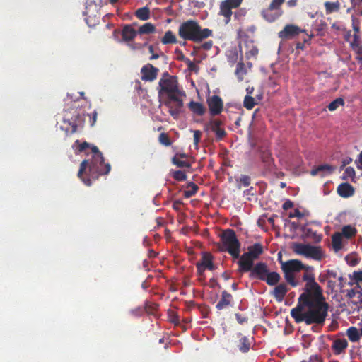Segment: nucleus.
Returning a JSON list of instances; mask_svg holds the SVG:
<instances>
[{
	"instance_id": "60",
	"label": "nucleus",
	"mask_w": 362,
	"mask_h": 362,
	"mask_svg": "<svg viewBox=\"0 0 362 362\" xmlns=\"http://www.w3.org/2000/svg\"><path fill=\"white\" fill-rule=\"evenodd\" d=\"M293 206V203L291 200L288 199L283 204L282 208L284 210H288L289 209H291Z\"/></svg>"
},
{
	"instance_id": "12",
	"label": "nucleus",
	"mask_w": 362,
	"mask_h": 362,
	"mask_svg": "<svg viewBox=\"0 0 362 362\" xmlns=\"http://www.w3.org/2000/svg\"><path fill=\"white\" fill-rule=\"evenodd\" d=\"M279 282L274 285V288L271 291V295L278 301L281 302L286 293L288 291V288L286 284L281 283L278 284Z\"/></svg>"
},
{
	"instance_id": "51",
	"label": "nucleus",
	"mask_w": 362,
	"mask_h": 362,
	"mask_svg": "<svg viewBox=\"0 0 362 362\" xmlns=\"http://www.w3.org/2000/svg\"><path fill=\"white\" fill-rule=\"evenodd\" d=\"M144 308L139 307L136 309L132 310L131 313L136 317L141 316L144 313Z\"/></svg>"
},
{
	"instance_id": "52",
	"label": "nucleus",
	"mask_w": 362,
	"mask_h": 362,
	"mask_svg": "<svg viewBox=\"0 0 362 362\" xmlns=\"http://www.w3.org/2000/svg\"><path fill=\"white\" fill-rule=\"evenodd\" d=\"M235 317L239 324H243L247 322L248 319L247 317L242 315L240 313H235Z\"/></svg>"
},
{
	"instance_id": "40",
	"label": "nucleus",
	"mask_w": 362,
	"mask_h": 362,
	"mask_svg": "<svg viewBox=\"0 0 362 362\" xmlns=\"http://www.w3.org/2000/svg\"><path fill=\"white\" fill-rule=\"evenodd\" d=\"M223 124V122L220 119H212L209 122V126L212 132L216 131L217 129H220L221 126Z\"/></svg>"
},
{
	"instance_id": "25",
	"label": "nucleus",
	"mask_w": 362,
	"mask_h": 362,
	"mask_svg": "<svg viewBox=\"0 0 362 362\" xmlns=\"http://www.w3.org/2000/svg\"><path fill=\"white\" fill-rule=\"evenodd\" d=\"M342 234L339 232H336L332 235V243L334 250H339L342 247Z\"/></svg>"
},
{
	"instance_id": "28",
	"label": "nucleus",
	"mask_w": 362,
	"mask_h": 362,
	"mask_svg": "<svg viewBox=\"0 0 362 362\" xmlns=\"http://www.w3.org/2000/svg\"><path fill=\"white\" fill-rule=\"evenodd\" d=\"M346 335L352 342H356L360 339L358 330L355 327H350L346 331Z\"/></svg>"
},
{
	"instance_id": "61",
	"label": "nucleus",
	"mask_w": 362,
	"mask_h": 362,
	"mask_svg": "<svg viewBox=\"0 0 362 362\" xmlns=\"http://www.w3.org/2000/svg\"><path fill=\"white\" fill-rule=\"evenodd\" d=\"M91 151L93 153L92 156H103L102 153L99 151L98 148L95 146L91 147Z\"/></svg>"
},
{
	"instance_id": "27",
	"label": "nucleus",
	"mask_w": 362,
	"mask_h": 362,
	"mask_svg": "<svg viewBox=\"0 0 362 362\" xmlns=\"http://www.w3.org/2000/svg\"><path fill=\"white\" fill-rule=\"evenodd\" d=\"M187 190L184 191V196L185 198H190L195 195L199 189V187L194 182H190L187 185Z\"/></svg>"
},
{
	"instance_id": "53",
	"label": "nucleus",
	"mask_w": 362,
	"mask_h": 362,
	"mask_svg": "<svg viewBox=\"0 0 362 362\" xmlns=\"http://www.w3.org/2000/svg\"><path fill=\"white\" fill-rule=\"evenodd\" d=\"M353 41L351 42V45L353 46L358 47L361 45V41L359 40V36L358 33H354L353 35Z\"/></svg>"
},
{
	"instance_id": "5",
	"label": "nucleus",
	"mask_w": 362,
	"mask_h": 362,
	"mask_svg": "<svg viewBox=\"0 0 362 362\" xmlns=\"http://www.w3.org/2000/svg\"><path fill=\"white\" fill-rule=\"evenodd\" d=\"M212 35V30L202 28L194 20H187L182 23L178 28V35L180 38L194 42H200Z\"/></svg>"
},
{
	"instance_id": "47",
	"label": "nucleus",
	"mask_w": 362,
	"mask_h": 362,
	"mask_svg": "<svg viewBox=\"0 0 362 362\" xmlns=\"http://www.w3.org/2000/svg\"><path fill=\"white\" fill-rule=\"evenodd\" d=\"M301 362H323L322 358L319 355H311L308 359L303 360Z\"/></svg>"
},
{
	"instance_id": "20",
	"label": "nucleus",
	"mask_w": 362,
	"mask_h": 362,
	"mask_svg": "<svg viewBox=\"0 0 362 362\" xmlns=\"http://www.w3.org/2000/svg\"><path fill=\"white\" fill-rule=\"evenodd\" d=\"M188 107L194 114L198 116H202L205 113V108L200 103L192 100L188 104Z\"/></svg>"
},
{
	"instance_id": "44",
	"label": "nucleus",
	"mask_w": 362,
	"mask_h": 362,
	"mask_svg": "<svg viewBox=\"0 0 362 362\" xmlns=\"http://www.w3.org/2000/svg\"><path fill=\"white\" fill-rule=\"evenodd\" d=\"M75 145H78V150L79 152H83L86 150L90 146V144L86 142L83 141L82 143H80L78 140H76L75 141Z\"/></svg>"
},
{
	"instance_id": "41",
	"label": "nucleus",
	"mask_w": 362,
	"mask_h": 362,
	"mask_svg": "<svg viewBox=\"0 0 362 362\" xmlns=\"http://www.w3.org/2000/svg\"><path fill=\"white\" fill-rule=\"evenodd\" d=\"M284 2V0H272L268 8L275 11H281L280 7Z\"/></svg>"
},
{
	"instance_id": "17",
	"label": "nucleus",
	"mask_w": 362,
	"mask_h": 362,
	"mask_svg": "<svg viewBox=\"0 0 362 362\" xmlns=\"http://www.w3.org/2000/svg\"><path fill=\"white\" fill-rule=\"evenodd\" d=\"M282 14V11H275L272 8H267L262 12L263 18L268 22H274L279 18Z\"/></svg>"
},
{
	"instance_id": "7",
	"label": "nucleus",
	"mask_w": 362,
	"mask_h": 362,
	"mask_svg": "<svg viewBox=\"0 0 362 362\" xmlns=\"http://www.w3.org/2000/svg\"><path fill=\"white\" fill-rule=\"evenodd\" d=\"M292 248L296 254L303 255L307 258L320 261L324 257V252L319 246L296 243H293Z\"/></svg>"
},
{
	"instance_id": "8",
	"label": "nucleus",
	"mask_w": 362,
	"mask_h": 362,
	"mask_svg": "<svg viewBox=\"0 0 362 362\" xmlns=\"http://www.w3.org/2000/svg\"><path fill=\"white\" fill-rule=\"evenodd\" d=\"M278 259L281 262V268L282 270H286L291 273L298 272L305 268V264L303 262L296 259L288 260L286 262L281 261V254H278Z\"/></svg>"
},
{
	"instance_id": "33",
	"label": "nucleus",
	"mask_w": 362,
	"mask_h": 362,
	"mask_svg": "<svg viewBox=\"0 0 362 362\" xmlns=\"http://www.w3.org/2000/svg\"><path fill=\"white\" fill-rule=\"evenodd\" d=\"M333 170H334L333 167L330 165H328V164L320 165L317 167H316L315 168H313L310 171V174L313 176H315L320 171L327 170V171H329V173H331Z\"/></svg>"
},
{
	"instance_id": "34",
	"label": "nucleus",
	"mask_w": 362,
	"mask_h": 362,
	"mask_svg": "<svg viewBox=\"0 0 362 362\" xmlns=\"http://www.w3.org/2000/svg\"><path fill=\"white\" fill-rule=\"evenodd\" d=\"M245 74L246 70L245 69L244 63L242 62H238L236 65L235 69V75L238 77V80L242 81Z\"/></svg>"
},
{
	"instance_id": "21",
	"label": "nucleus",
	"mask_w": 362,
	"mask_h": 362,
	"mask_svg": "<svg viewBox=\"0 0 362 362\" xmlns=\"http://www.w3.org/2000/svg\"><path fill=\"white\" fill-rule=\"evenodd\" d=\"M137 32L139 35H148L154 33L156 32V27L151 23H146L139 28Z\"/></svg>"
},
{
	"instance_id": "26",
	"label": "nucleus",
	"mask_w": 362,
	"mask_h": 362,
	"mask_svg": "<svg viewBox=\"0 0 362 362\" xmlns=\"http://www.w3.org/2000/svg\"><path fill=\"white\" fill-rule=\"evenodd\" d=\"M233 8L225 1H223L220 6V13L226 18V22L230 19Z\"/></svg>"
},
{
	"instance_id": "24",
	"label": "nucleus",
	"mask_w": 362,
	"mask_h": 362,
	"mask_svg": "<svg viewBox=\"0 0 362 362\" xmlns=\"http://www.w3.org/2000/svg\"><path fill=\"white\" fill-rule=\"evenodd\" d=\"M135 16L141 21H147L150 18V9L147 6H144L137 9Z\"/></svg>"
},
{
	"instance_id": "37",
	"label": "nucleus",
	"mask_w": 362,
	"mask_h": 362,
	"mask_svg": "<svg viewBox=\"0 0 362 362\" xmlns=\"http://www.w3.org/2000/svg\"><path fill=\"white\" fill-rule=\"evenodd\" d=\"M243 104L246 109L252 110L256 103L253 97L247 95L244 98Z\"/></svg>"
},
{
	"instance_id": "38",
	"label": "nucleus",
	"mask_w": 362,
	"mask_h": 362,
	"mask_svg": "<svg viewBox=\"0 0 362 362\" xmlns=\"http://www.w3.org/2000/svg\"><path fill=\"white\" fill-rule=\"evenodd\" d=\"M172 177L177 181H185L187 180V175L184 171L176 170L172 173Z\"/></svg>"
},
{
	"instance_id": "39",
	"label": "nucleus",
	"mask_w": 362,
	"mask_h": 362,
	"mask_svg": "<svg viewBox=\"0 0 362 362\" xmlns=\"http://www.w3.org/2000/svg\"><path fill=\"white\" fill-rule=\"evenodd\" d=\"M159 142L165 146H170L172 142L169 138V136L166 133H161L158 138Z\"/></svg>"
},
{
	"instance_id": "45",
	"label": "nucleus",
	"mask_w": 362,
	"mask_h": 362,
	"mask_svg": "<svg viewBox=\"0 0 362 362\" xmlns=\"http://www.w3.org/2000/svg\"><path fill=\"white\" fill-rule=\"evenodd\" d=\"M347 296L349 298H352L357 296L358 298L362 296L361 291L351 289L348 291Z\"/></svg>"
},
{
	"instance_id": "6",
	"label": "nucleus",
	"mask_w": 362,
	"mask_h": 362,
	"mask_svg": "<svg viewBox=\"0 0 362 362\" xmlns=\"http://www.w3.org/2000/svg\"><path fill=\"white\" fill-rule=\"evenodd\" d=\"M221 246L220 250L227 252L233 259H238L240 254V242L233 229H226L220 236Z\"/></svg>"
},
{
	"instance_id": "16",
	"label": "nucleus",
	"mask_w": 362,
	"mask_h": 362,
	"mask_svg": "<svg viewBox=\"0 0 362 362\" xmlns=\"http://www.w3.org/2000/svg\"><path fill=\"white\" fill-rule=\"evenodd\" d=\"M263 247L259 243H256L254 245L249 246L246 253L251 257L254 260L258 259L263 253Z\"/></svg>"
},
{
	"instance_id": "42",
	"label": "nucleus",
	"mask_w": 362,
	"mask_h": 362,
	"mask_svg": "<svg viewBox=\"0 0 362 362\" xmlns=\"http://www.w3.org/2000/svg\"><path fill=\"white\" fill-rule=\"evenodd\" d=\"M197 267V274L199 276V280L202 281L204 278V271L206 270L201 264H199L198 262L196 264Z\"/></svg>"
},
{
	"instance_id": "4",
	"label": "nucleus",
	"mask_w": 362,
	"mask_h": 362,
	"mask_svg": "<svg viewBox=\"0 0 362 362\" xmlns=\"http://www.w3.org/2000/svg\"><path fill=\"white\" fill-rule=\"evenodd\" d=\"M110 170V164L105 163L103 156H92L90 160L86 159L81 163L77 175L86 185L90 186V178L97 180L101 175H107Z\"/></svg>"
},
{
	"instance_id": "58",
	"label": "nucleus",
	"mask_w": 362,
	"mask_h": 362,
	"mask_svg": "<svg viewBox=\"0 0 362 362\" xmlns=\"http://www.w3.org/2000/svg\"><path fill=\"white\" fill-rule=\"evenodd\" d=\"M318 280L320 283H324L329 280L328 276L326 275V271H324L323 272L320 273V274L318 276Z\"/></svg>"
},
{
	"instance_id": "43",
	"label": "nucleus",
	"mask_w": 362,
	"mask_h": 362,
	"mask_svg": "<svg viewBox=\"0 0 362 362\" xmlns=\"http://www.w3.org/2000/svg\"><path fill=\"white\" fill-rule=\"evenodd\" d=\"M238 181L244 187H248L250 185L251 179L248 175H242Z\"/></svg>"
},
{
	"instance_id": "36",
	"label": "nucleus",
	"mask_w": 362,
	"mask_h": 362,
	"mask_svg": "<svg viewBox=\"0 0 362 362\" xmlns=\"http://www.w3.org/2000/svg\"><path fill=\"white\" fill-rule=\"evenodd\" d=\"M356 176V172L354 168L352 167H347L345 168L344 172L342 175L343 180H347L351 179L352 181H354Z\"/></svg>"
},
{
	"instance_id": "18",
	"label": "nucleus",
	"mask_w": 362,
	"mask_h": 362,
	"mask_svg": "<svg viewBox=\"0 0 362 362\" xmlns=\"http://www.w3.org/2000/svg\"><path fill=\"white\" fill-rule=\"evenodd\" d=\"M212 259L213 257L211 254L204 252L202 254L201 260L198 262V263L201 264L205 269L214 271L215 269V267L213 263Z\"/></svg>"
},
{
	"instance_id": "2",
	"label": "nucleus",
	"mask_w": 362,
	"mask_h": 362,
	"mask_svg": "<svg viewBox=\"0 0 362 362\" xmlns=\"http://www.w3.org/2000/svg\"><path fill=\"white\" fill-rule=\"evenodd\" d=\"M160 99H163V104L168 108L169 114L177 119L184 105L183 97L185 92L180 88L177 77L170 80L160 79L157 87Z\"/></svg>"
},
{
	"instance_id": "14",
	"label": "nucleus",
	"mask_w": 362,
	"mask_h": 362,
	"mask_svg": "<svg viewBox=\"0 0 362 362\" xmlns=\"http://www.w3.org/2000/svg\"><path fill=\"white\" fill-rule=\"evenodd\" d=\"M348 347V341L346 339H337L332 345V349L335 355H339L345 351Z\"/></svg>"
},
{
	"instance_id": "57",
	"label": "nucleus",
	"mask_w": 362,
	"mask_h": 362,
	"mask_svg": "<svg viewBox=\"0 0 362 362\" xmlns=\"http://www.w3.org/2000/svg\"><path fill=\"white\" fill-rule=\"evenodd\" d=\"M355 163H356L358 169L362 170V150H361V152L358 155V159H356L355 160Z\"/></svg>"
},
{
	"instance_id": "56",
	"label": "nucleus",
	"mask_w": 362,
	"mask_h": 362,
	"mask_svg": "<svg viewBox=\"0 0 362 362\" xmlns=\"http://www.w3.org/2000/svg\"><path fill=\"white\" fill-rule=\"evenodd\" d=\"M303 216H304L303 214L301 213L298 209H295L293 213L289 214V218L297 217V218H303Z\"/></svg>"
},
{
	"instance_id": "3",
	"label": "nucleus",
	"mask_w": 362,
	"mask_h": 362,
	"mask_svg": "<svg viewBox=\"0 0 362 362\" xmlns=\"http://www.w3.org/2000/svg\"><path fill=\"white\" fill-rule=\"evenodd\" d=\"M238 271L240 272H250V278L257 279L267 283V285L272 286L276 285L281 280L280 274L276 272L269 271L267 263L260 262L254 265V259L246 252L238 258Z\"/></svg>"
},
{
	"instance_id": "62",
	"label": "nucleus",
	"mask_w": 362,
	"mask_h": 362,
	"mask_svg": "<svg viewBox=\"0 0 362 362\" xmlns=\"http://www.w3.org/2000/svg\"><path fill=\"white\" fill-rule=\"evenodd\" d=\"M176 77L177 76H175L170 75L168 71H165V72H164L162 74V76H161L160 79L170 80V79H173V78H176Z\"/></svg>"
},
{
	"instance_id": "50",
	"label": "nucleus",
	"mask_w": 362,
	"mask_h": 362,
	"mask_svg": "<svg viewBox=\"0 0 362 362\" xmlns=\"http://www.w3.org/2000/svg\"><path fill=\"white\" fill-rule=\"evenodd\" d=\"M232 8H238L242 3L243 0H225Z\"/></svg>"
},
{
	"instance_id": "22",
	"label": "nucleus",
	"mask_w": 362,
	"mask_h": 362,
	"mask_svg": "<svg viewBox=\"0 0 362 362\" xmlns=\"http://www.w3.org/2000/svg\"><path fill=\"white\" fill-rule=\"evenodd\" d=\"M357 233V230L355 227L351 226V225H346L343 226L341 228V232L340 233L342 234V236L350 239L356 235Z\"/></svg>"
},
{
	"instance_id": "15",
	"label": "nucleus",
	"mask_w": 362,
	"mask_h": 362,
	"mask_svg": "<svg viewBox=\"0 0 362 362\" xmlns=\"http://www.w3.org/2000/svg\"><path fill=\"white\" fill-rule=\"evenodd\" d=\"M138 32L131 25H125L122 30V37L125 42L133 40L137 35Z\"/></svg>"
},
{
	"instance_id": "64",
	"label": "nucleus",
	"mask_w": 362,
	"mask_h": 362,
	"mask_svg": "<svg viewBox=\"0 0 362 362\" xmlns=\"http://www.w3.org/2000/svg\"><path fill=\"white\" fill-rule=\"evenodd\" d=\"M352 26H353V29L354 30V33H358L359 31H360L359 23L358 22H356V21H353Z\"/></svg>"
},
{
	"instance_id": "54",
	"label": "nucleus",
	"mask_w": 362,
	"mask_h": 362,
	"mask_svg": "<svg viewBox=\"0 0 362 362\" xmlns=\"http://www.w3.org/2000/svg\"><path fill=\"white\" fill-rule=\"evenodd\" d=\"M213 46V42L211 40H209V41H206L205 42H204L202 45H201V47L204 49V50H209L211 49Z\"/></svg>"
},
{
	"instance_id": "55",
	"label": "nucleus",
	"mask_w": 362,
	"mask_h": 362,
	"mask_svg": "<svg viewBox=\"0 0 362 362\" xmlns=\"http://www.w3.org/2000/svg\"><path fill=\"white\" fill-rule=\"evenodd\" d=\"M326 275L328 276V279L330 278L337 279V272L335 270L327 269L326 270Z\"/></svg>"
},
{
	"instance_id": "59",
	"label": "nucleus",
	"mask_w": 362,
	"mask_h": 362,
	"mask_svg": "<svg viewBox=\"0 0 362 362\" xmlns=\"http://www.w3.org/2000/svg\"><path fill=\"white\" fill-rule=\"evenodd\" d=\"M312 35L309 36L308 39H304L303 42H298L296 44V49H303L304 48L305 43L310 42Z\"/></svg>"
},
{
	"instance_id": "10",
	"label": "nucleus",
	"mask_w": 362,
	"mask_h": 362,
	"mask_svg": "<svg viewBox=\"0 0 362 362\" xmlns=\"http://www.w3.org/2000/svg\"><path fill=\"white\" fill-rule=\"evenodd\" d=\"M159 69L151 64H147L141 69V79L144 81H153L156 79Z\"/></svg>"
},
{
	"instance_id": "19",
	"label": "nucleus",
	"mask_w": 362,
	"mask_h": 362,
	"mask_svg": "<svg viewBox=\"0 0 362 362\" xmlns=\"http://www.w3.org/2000/svg\"><path fill=\"white\" fill-rule=\"evenodd\" d=\"M232 299V295L228 293L226 291H223L221 293V300L216 304V308L219 310L226 308L230 304Z\"/></svg>"
},
{
	"instance_id": "35",
	"label": "nucleus",
	"mask_w": 362,
	"mask_h": 362,
	"mask_svg": "<svg viewBox=\"0 0 362 362\" xmlns=\"http://www.w3.org/2000/svg\"><path fill=\"white\" fill-rule=\"evenodd\" d=\"M344 105V100L341 98H337L329 104V105L327 106V108L329 109V111H334L339 107L343 106Z\"/></svg>"
},
{
	"instance_id": "13",
	"label": "nucleus",
	"mask_w": 362,
	"mask_h": 362,
	"mask_svg": "<svg viewBox=\"0 0 362 362\" xmlns=\"http://www.w3.org/2000/svg\"><path fill=\"white\" fill-rule=\"evenodd\" d=\"M337 194L342 198H349L355 193L354 187L348 182L340 184L337 189Z\"/></svg>"
},
{
	"instance_id": "63",
	"label": "nucleus",
	"mask_w": 362,
	"mask_h": 362,
	"mask_svg": "<svg viewBox=\"0 0 362 362\" xmlns=\"http://www.w3.org/2000/svg\"><path fill=\"white\" fill-rule=\"evenodd\" d=\"M352 162V158L350 157H346L342 160V165L341 168H344L347 165L350 164Z\"/></svg>"
},
{
	"instance_id": "30",
	"label": "nucleus",
	"mask_w": 362,
	"mask_h": 362,
	"mask_svg": "<svg viewBox=\"0 0 362 362\" xmlns=\"http://www.w3.org/2000/svg\"><path fill=\"white\" fill-rule=\"evenodd\" d=\"M339 6H340V4H339V1H336V2L326 1L325 3L326 13L330 14L334 11H338L339 9Z\"/></svg>"
},
{
	"instance_id": "31",
	"label": "nucleus",
	"mask_w": 362,
	"mask_h": 362,
	"mask_svg": "<svg viewBox=\"0 0 362 362\" xmlns=\"http://www.w3.org/2000/svg\"><path fill=\"white\" fill-rule=\"evenodd\" d=\"M284 274V278L288 284L291 285L293 287H296L298 285V281L296 280L294 273H291L286 270H282Z\"/></svg>"
},
{
	"instance_id": "11",
	"label": "nucleus",
	"mask_w": 362,
	"mask_h": 362,
	"mask_svg": "<svg viewBox=\"0 0 362 362\" xmlns=\"http://www.w3.org/2000/svg\"><path fill=\"white\" fill-rule=\"evenodd\" d=\"M303 32H304V30H301L298 26L293 24H288L278 33V36L279 37L284 40L291 39Z\"/></svg>"
},
{
	"instance_id": "48",
	"label": "nucleus",
	"mask_w": 362,
	"mask_h": 362,
	"mask_svg": "<svg viewBox=\"0 0 362 362\" xmlns=\"http://www.w3.org/2000/svg\"><path fill=\"white\" fill-rule=\"evenodd\" d=\"M193 134H194V135H193L194 144L196 146H198V144L201 139L202 132L199 130H194Z\"/></svg>"
},
{
	"instance_id": "23",
	"label": "nucleus",
	"mask_w": 362,
	"mask_h": 362,
	"mask_svg": "<svg viewBox=\"0 0 362 362\" xmlns=\"http://www.w3.org/2000/svg\"><path fill=\"white\" fill-rule=\"evenodd\" d=\"M184 157H185V154L175 155L173 158V160H172L173 163L179 168H191V164L188 161L182 160L180 159V158H184Z\"/></svg>"
},
{
	"instance_id": "46",
	"label": "nucleus",
	"mask_w": 362,
	"mask_h": 362,
	"mask_svg": "<svg viewBox=\"0 0 362 362\" xmlns=\"http://www.w3.org/2000/svg\"><path fill=\"white\" fill-rule=\"evenodd\" d=\"M214 132L216 134V139L218 141L222 140L226 135V132L222 128L217 129Z\"/></svg>"
},
{
	"instance_id": "32",
	"label": "nucleus",
	"mask_w": 362,
	"mask_h": 362,
	"mask_svg": "<svg viewBox=\"0 0 362 362\" xmlns=\"http://www.w3.org/2000/svg\"><path fill=\"white\" fill-rule=\"evenodd\" d=\"M238 348H239V350L243 353H246L250 350V343L247 337H243L240 339Z\"/></svg>"
},
{
	"instance_id": "29",
	"label": "nucleus",
	"mask_w": 362,
	"mask_h": 362,
	"mask_svg": "<svg viewBox=\"0 0 362 362\" xmlns=\"http://www.w3.org/2000/svg\"><path fill=\"white\" fill-rule=\"evenodd\" d=\"M161 42L163 45L175 44L177 42V39L173 31L168 30L165 32L164 36L161 39Z\"/></svg>"
},
{
	"instance_id": "49",
	"label": "nucleus",
	"mask_w": 362,
	"mask_h": 362,
	"mask_svg": "<svg viewBox=\"0 0 362 362\" xmlns=\"http://www.w3.org/2000/svg\"><path fill=\"white\" fill-rule=\"evenodd\" d=\"M353 279L358 284V287L361 288L359 283L362 284V272H354L353 274Z\"/></svg>"
},
{
	"instance_id": "9",
	"label": "nucleus",
	"mask_w": 362,
	"mask_h": 362,
	"mask_svg": "<svg viewBox=\"0 0 362 362\" xmlns=\"http://www.w3.org/2000/svg\"><path fill=\"white\" fill-rule=\"evenodd\" d=\"M206 103L211 116L218 115L223 111V103L220 96L216 95L209 96L206 100Z\"/></svg>"
},
{
	"instance_id": "1",
	"label": "nucleus",
	"mask_w": 362,
	"mask_h": 362,
	"mask_svg": "<svg viewBox=\"0 0 362 362\" xmlns=\"http://www.w3.org/2000/svg\"><path fill=\"white\" fill-rule=\"evenodd\" d=\"M302 276L306 282L304 291L298 298L297 305L291 310V316L296 323L323 325L328 314L329 305L326 303L322 289L315 281L314 267L305 265Z\"/></svg>"
}]
</instances>
